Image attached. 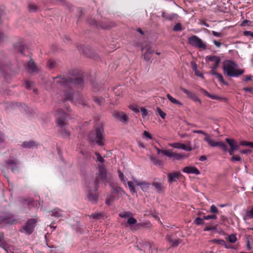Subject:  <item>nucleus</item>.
<instances>
[{"mask_svg": "<svg viewBox=\"0 0 253 253\" xmlns=\"http://www.w3.org/2000/svg\"><path fill=\"white\" fill-rule=\"evenodd\" d=\"M181 175L180 172H175L173 173H169L168 174V182L172 183L176 181V179H178Z\"/></svg>", "mask_w": 253, "mask_h": 253, "instance_id": "17", "label": "nucleus"}, {"mask_svg": "<svg viewBox=\"0 0 253 253\" xmlns=\"http://www.w3.org/2000/svg\"><path fill=\"white\" fill-rule=\"evenodd\" d=\"M144 49H146V51L143 55V59L148 63H151L153 60V51L151 50V48L149 46L143 48L142 50Z\"/></svg>", "mask_w": 253, "mask_h": 253, "instance_id": "12", "label": "nucleus"}, {"mask_svg": "<svg viewBox=\"0 0 253 253\" xmlns=\"http://www.w3.org/2000/svg\"><path fill=\"white\" fill-rule=\"evenodd\" d=\"M206 59L209 61L214 62V65L211 67L212 71H214L218 67L220 62V58L215 55L208 56Z\"/></svg>", "mask_w": 253, "mask_h": 253, "instance_id": "13", "label": "nucleus"}, {"mask_svg": "<svg viewBox=\"0 0 253 253\" xmlns=\"http://www.w3.org/2000/svg\"><path fill=\"white\" fill-rule=\"evenodd\" d=\"M33 83L31 81H26L24 83L25 87L28 89H30L31 88L32 86H33Z\"/></svg>", "mask_w": 253, "mask_h": 253, "instance_id": "44", "label": "nucleus"}, {"mask_svg": "<svg viewBox=\"0 0 253 253\" xmlns=\"http://www.w3.org/2000/svg\"><path fill=\"white\" fill-rule=\"evenodd\" d=\"M51 215L52 216L56 217H59L60 216H62L63 215V211H60L59 209H54L53 211H51Z\"/></svg>", "mask_w": 253, "mask_h": 253, "instance_id": "26", "label": "nucleus"}, {"mask_svg": "<svg viewBox=\"0 0 253 253\" xmlns=\"http://www.w3.org/2000/svg\"><path fill=\"white\" fill-rule=\"evenodd\" d=\"M130 108L135 113L139 112V109L136 106H131Z\"/></svg>", "mask_w": 253, "mask_h": 253, "instance_id": "62", "label": "nucleus"}, {"mask_svg": "<svg viewBox=\"0 0 253 253\" xmlns=\"http://www.w3.org/2000/svg\"><path fill=\"white\" fill-rule=\"evenodd\" d=\"M118 175L120 180L125 184L127 182V179L126 176L120 170L118 171Z\"/></svg>", "mask_w": 253, "mask_h": 253, "instance_id": "31", "label": "nucleus"}, {"mask_svg": "<svg viewBox=\"0 0 253 253\" xmlns=\"http://www.w3.org/2000/svg\"><path fill=\"white\" fill-rule=\"evenodd\" d=\"M27 69L29 72H34L36 71V66L34 62L30 60L27 63Z\"/></svg>", "mask_w": 253, "mask_h": 253, "instance_id": "24", "label": "nucleus"}, {"mask_svg": "<svg viewBox=\"0 0 253 253\" xmlns=\"http://www.w3.org/2000/svg\"><path fill=\"white\" fill-rule=\"evenodd\" d=\"M131 215V213L129 211H124L123 212L119 213V216L122 218H126L129 217Z\"/></svg>", "mask_w": 253, "mask_h": 253, "instance_id": "36", "label": "nucleus"}, {"mask_svg": "<svg viewBox=\"0 0 253 253\" xmlns=\"http://www.w3.org/2000/svg\"><path fill=\"white\" fill-rule=\"evenodd\" d=\"M191 99H192L194 101L196 102H198L200 104L202 103L201 100L198 97V96L196 94Z\"/></svg>", "mask_w": 253, "mask_h": 253, "instance_id": "54", "label": "nucleus"}, {"mask_svg": "<svg viewBox=\"0 0 253 253\" xmlns=\"http://www.w3.org/2000/svg\"><path fill=\"white\" fill-rule=\"evenodd\" d=\"M126 183L129 187L130 192L132 194H134V193H136V191H135V189L134 188V183L133 182L130 181H127Z\"/></svg>", "mask_w": 253, "mask_h": 253, "instance_id": "29", "label": "nucleus"}, {"mask_svg": "<svg viewBox=\"0 0 253 253\" xmlns=\"http://www.w3.org/2000/svg\"><path fill=\"white\" fill-rule=\"evenodd\" d=\"M37 9V7L34 4H30L29 6V10L30 11L34 12Z\"/></svg>", "mask_w": 253, "mask_h": 253, "instance_id": "59", "label": "nucleus"}, {"mask_svg": "<svg viewBox=\"0 0 253 253\" xmlns=\"http://www.w3.org/2000/svg\"><path fill=\"white\" fill-rule=\"evenodd\" d=\"M210 211L212 213H216L218 211L217 208L214 205H212L211 207Z\"/></svg>", "mask_w": 253, "mask_h": 253, "instance_id": "55", "label": "nucleus"}, {"mask_svg": "<svg viewBox=\"0 0 253 253\" xmlns=\"http://www.w3.org/2000/svg\"><path fill=\"white\" fill-rule=\"evenodd\" d=\"M96 175V179L94 181H97L99 183V180L106 181L108 173L107 170L102 165H99L98 167Z\"/></svg>", "mask_w": 253, "mask_h": 253, "instance_id": "10", "label": "nucleus"}, {"mask_svg": "<svg viewBox=\"0 0 253 253\" xmlns=\"http://www.w3.org/2000/svg\"><path fill=\"white\" fill-rule=\"evenodd\" d=\"M113 115L115 118L119 120L123 123H126L128 121V118L123 112H115Z\"/></svg>", "mask_w": 253, "mask_h": 253, "instance_id": "15", "label": "nucleus"}, {"mask_svg": "<svg viewBox=\"0 0 253 253\" xmlns=\"http://www.w3.org/2000/svg\"><path fill=\"white\" fill-rule=\"evenodd\" d=\"M168 239L169 241V242L171 244V245L173 246H178L179 243H180V242L178 240H170V238L169 237H168Z\"/></svg>", "mask_w": 253, "mask_h": 253, "instance_id": "42", "label": "nucleus"}, {"mask_svg": "<svg viewBox=\"0 0 253 253\" xmlns=\"http://www.w3.org/2000/svg\"><path fill=\"white\" fill-rule=\"evenodd\" d=\"M193 133H198V134H203L204 135L206 136V137L207 136V134L206 133H205L204 131H203V130H194L193 131Z\"/></svg>", "mask_w": 253, "mask_h": 253, "instance_id": "60", "label": "nucleus"}, {"mask_svg": "<svg viewBox=\"0 0 253 253\" xmlns=\"http://www.w3.org/2000/svg\"><path fill=\"white\" fill-rule=\"evenodd\" d=\"M217 218L215 214L205 215L203 217V219L205 220L216 219Z\"/></svg>", "mask_w": 253, "mask_h": 253, "instance_id": "39", "label": "nucleus"}, {"mask_svg": "<svg viewBox=\"0 0 253 253\" xmlns=\"http://www.w3.org/2000/svg\"><path fill=\"white\" fill-rule=\"evenodd\" d=\"M251 142L246 141H242L240 142V144L242 146H251Z\"/></svg>", "mask_w": 253, "mask_h": 253, "instance_id": "53", "label": "nucleus"}, {"mask_svg": "<svg viewBox=\"0 0 253 253\" xmlns=\"http://www.w3.org/2000/svg\"><path fill=\"white\" fill-rule=\"evenodd\" d=\"M7 163L13 172L15 173L17 171V165L18 162L16 159L9 160L7 161Z\"/></svg>", "mask_w": 253, "mask_h": 253, "instance_id": "18", "label": "nucleus"}, {"mask_svg": "<svg viewBox=\"0 0 253 253\" xmlns=\"http://www.w3.org/2000/svg\"><path fill=\"white\" fill-rule=\"evenodd\" d=\"M182 171L187 174H195L199 175L200 173L199 170L194 166H187L184 167L182 169Z\"/></svg>", "mask_w": 253, "mask_h": 253, "instance_id": "16", "label": "nucleus"}, {"mask_svg": "<svg viewBox=\"0 0 253 253\" xmlns=\"http://www.w3.org/2000/svg\"><path fill=\"white\" fill-rule=\"evenodd\" d=\"M57 119L56 122L59 127H63L66 125L67 118V113L63 111H59L56 115Z\"/></svg>", "mask_w": 253, "mask_h": 253, "instance_id": "9", "label": "nucleus"}, {"mask_svg": "<svg viewBox=\"0 0 253 253\" xmlns=\"http://www.w3.org/2000/svg\"><path fill=\"white\" fill-rule=\"evenodd\" d=\"M53 79V85L60 90L58 93L62 99L70 100L74 103L84 104L83 99L71 91L73 86L77 87L83 84V81L81 78L74 77L72 78H65L57 77Z\"/></svg>", "mask_w": 253, "mask_h": 253, "instance_id": "1", "label": "nucleus"}, {"mask_svg": "<svg viewBox=\"0 0 253 253\" xmlns=\"http://www.w3.org/2000/svg\"><path fill=\"white\" fill-rule=\"evenodd\" d=\"M252 218H253V207L251 210H248L246 211V215L244 217V219Z\"/></svg>", "mask_w": 253, "mask_h": 253, "instance_id": "30", "label": "nucleus"}, {"mask_svg": "<svg viewBox=\"0 0 253 253\" xmlns=\"http://www.w3.org/2000/svg\"><path fill=\"white\" fill-rule=\"evenodd\" d=\"M143 136H144V137L147 138L148 139H150V140L152 139V137L151 134L149 133V132L146 130H145L143 132Z\"/></svg>", "mask_w": 253, "mask_h": 253, "instance_id": "51", "label": "nucleus"}, {"mask_svg": "<svg viewBox=\"0 0 253 253\" xmlns=\"http://www.w3.org/2000/svg\"><path fill=\"white\" fill-rule=\"evenodd\" d=\"M136 222V220L133 217H130L127 219V223L129 225L135 224Z\"/></svg>", "mask_w": 253, "mask_h": 253, "instance_id": "50", "label": "nucleus"}, {"mask_svg": "<svg viewBox=\"0 0 253 253\" xmlns=\"http://www.w3.org/2000/svg\"><path fill=\"white\" fill-rule=\"evenodd\" d=\"M16 221L14 217L11 214L7 212L0 213V223L13 224Z\"/></svg>", "mask_w": 253, "mask_h": 253, "instance_id": "8", "label": "nucleus"}, {"mask_svg": "<svg viewBox=\"0 0 253 253\" xmlns=\"http://www.w3.org/2000/svg\"><path fill=\"white\" fill-rule=\"evenodd\" d=\"M236 235L232 234L228 236V240L231 243H235L237 241Z\"/></svg>", "mask_w": 253, "mask_h": 253, "instance_id": "34", "label": "nucleus"}, {"mask_svg": "<svg viewBox=\"0 0 253 253\" xmlns=\"http://www.w3.org/2000/svg\"><path fill=\"white\" fill-rule=\"evenodd\" d=\"M99 183L97 181H92L89 182L88 185H87V193L86 194V198L87 200L93 203H96L99 194L97 192Z\"/></svg>", "mask_w": 253, "mask_h": 253, "instance_id": "3", "label": "nucleus"}, {"mask_svg": "<svg viewBox=\"0 0 253 253\" xmlns=\"http://www.w3.org/2000/svg\"><path fill=\"white\" fill-rule=\"evenodd\" d=\"M26 204L28 207H37L38 203L37 202L33 201L32 199L29 198L28 200H24Z\"/></svg>", "mask_w": 253, "mask_h": 253, "instance_id": "28", "label": "nucleus"}, {"mask_svg": "<svg viewBox=\"0 0 253 253\" xmlns=\"http://www.w3.org/2000/svg\"><path fill=\"white\" fill-rule=\"evenodd\" d=\"M212 242L222 246L225 244V241L221 239H214Z\"/></svg>", "mask_w": 253, "mask_h": 253, "instance_id": "47", "label": "nucleus"}, {"mask_svg": "<svg viewBox=\"0 0 253 253\" xmlns=\"http://www.w3.org/2000/svg\"><path fill=\"white\" fill-rule=\"evenodd\" d=\"M36 146V143L33 141H25L22 143V147L25 148H33Z\"/></svg>", "mask_w": 253, "mask_h": 253, "instance_id": "25", "label": "nucleus"}, {"mask_svg": "<svg viewBox=\"0 0 253 253\" xmlns=\"http://www.w3.org/2000/svg\"><path fill=\"white\" fill-rule=\"evenodd\" d=\"M212 74L216 77L218 82L220 83L226 85H228V83L224 80L222 75L221 74L215 72L214 71H213Z\"/></svg>", "mask_w": 253, "mask_h": 253, "instance_id": "22", "label": "nucleus"}, {"mask_svg": "<svg viewBox=\"0 0 253 253\" xmlns=\"http://www.w3.org/2000/svg\"><path fill=\"white\" fill-rule=\"evenodd\" d=\"M188 41L189 43L192 46L203 49H206L207 48L206 44L197 36L193 35L190 37L188 39Z\"/></svg>", "mask_w": 253, "mask_h": 253, "instance_id": "5", "label": "nucleus"}, {"mask_svg": "<svg viewBox=\"0 0 253 253\" xmlns=\"http://www.w3.org/2000/svg\"><path fill=\"white\" fill-rule=\"evenodd\" d=\"M36 222V220L34 219L28 220L21 230V232L27 235L31 234L34 231Z\"/></svg>", "mask_w": 253, "mask_h": 253, "instance_id": "7", "label": "nucleus"}, {"mask_svg": "<svg viewBox=\"0 0 253 253\" xmlns=\"http://www.w3.org/2000/svg\"><path fill=\"white\" fill-rule=\"evenodd\" d=\"M0 247L5 250L6 243L3 240V235L2 234L0 233Z\"/></svg>", "mask_w": 253, "mask_h": 253, "instance_id": "33", "label": "nucleus"}, {"mask_svg": "<svg viewBox=\"0 0 253 253\" xmlns=\"http://www.w3.org/2000/svg\"><path fill=\"white\" fill-rule=\"evenodd\" d=\"M167 97L168 99L169 100V101H170L172 103L176 104L181 107L183 106L182 103H181L180 101L175 99V98L173 97L169 94H168L167 95Z\"/></svg>", "mask_w": 253, "mask_h": 253, "instance_id": "23", "label": "nucleus"}, {"mask_svg": "<svg viewBox=\"0 0 253 253\" xmlns=\"http://www.w3.org/2000/svg\"><path fill=\"white\" fill-rule=\"evenodd\" d=\"M141 115L143 118H145L148 115L147 110L144 108H140Z\"/></svg>", "mask_w": 253, "mask_h": 253, "instance_id": "49", "label": "nucleus"}, {"mask_svg": "<svg viewBox=\"0 0 253 253\" xmlns=\"http://www.w3.org/2000/svg\"><path fill=\"white\" fill-rule=\"evenodd\" d=\"M60 133L63 138H69L70 136V133L64 128L61 129Z\"/></svg>", "mask_w": 253, "mask_h": 253, "instance_id": "32", "label": "nucleus"}, {"mask_svg": "<svg viewBox=\"0 0 253 253\" xmlns=\"http://www.w3.org/2000/svg\"><path fill=\"white\" fill-rule=\"evenodd\" d=\"M152 185L154 187L157 192L162 193L165 191V187L162 182H154Z\"/></svg>", "mask_w": 253, "mask_h": 253, "instance_id": "19", "label": "nucleus"}, {"mask_svg": "<svg viewBox=\"0 0 253 253\" xmlns=\"http://www.w3.org/2000/svg\"><path fill=\"white\" fill-rule=\"evenodd\" d=\"M176 16H177V14H174V13H172L170 14H168L167 17H166V18L168 19L169 20H172L173 19H174Z\"/></svg>", "mask_w": 253, "mask_h": 253, "instance_id": "52", "label": "nucleus"}, {"mask_svg": "<svg viewBox=\"0 0 253 253\" xmlns=\"http://www.w3.org/2000/svg\"><path fill=\"white\" fill-rule=\"evenodd\" d=\"M210 98H211L212 99H215V100H226V98H225L220 97V96L216 95H212V94H211V96H210Z\"/></svg>", "mask_w": 253, "mask_h": 253, "instance_id": "43", "label": "nucleus"}, {"mask_svg": "<svg viewBox=\"0 0 253 253\" xmlns=\"http://www.w3.org/2000/svg\"><path fill=\"white\" fill-rule=\"evenodd\" d=\"M168 155V157L169 158H172L174 160H181L182 159H184L188 158V156H186L184 154H177L175 153L172 152L170 150H169V153H166Z\"/></svg>", "mask_w": 253, "mask_h": 253, "instance_id": "14", "label": "nucleus"}, {"mask_svg": "<svg viewBox=\"0 0 253 253\" xmlns=\"http://www.w3.org/2000/svg\"><path fill=\"white\" fill-rule=\"evenodd\" d=\"M156 149L157 150L158 154H159L160 153H162L163 155L168 157V155L166 154V153H169V150H161L158 148H156Z\"/></svg>", "mask_w": 253, "mask_h": 253, "instance_id": "35", "label": "nucleus"}, {"mask_svg": "<svg viewBox=\"0 0 253 253\" xmlns=\"http://www.w3.org/2000/svg\"><path fill=\"white\" fill-rule=\"evenodd\" d=\"M102 216V215L101 213H92L90 215V217L92 218L93 219H99Z\"/></svg>", "mask_w": 253, "mask_h": 253, "instance_id": "37", "label": "nucleus"}, {"mask_svg": "<svg viewBox=\"0 0 253 253\" xmlns=\"http://www.w3.org/2000/svg\"><path fill=\"white\" fill-rule=\"evenodd\" d=\"M238 65L235 62L229 60L225 61L223 63L224 74L230 77H238L243 74L245 70L238 68Z\"/></svg>", "mask_w": 253, "mask_h": 253, "instance_id": "2", "label": "nucleus"}, {"mask_svg": "<svg viewBox=\"0 0 253 253\" xmlns=\"http://www.w3.org/2000/svg\"><path fill=\"white\" fill-rule=\"evenodd\" d=\"M204 219H202L200 217H197L194 220V222L198 225H202L204 224V222L203 220Z\"/></svg>", "mask_w": 253, "mask_h": 253, "instance_id": "41", "label": "nucleus"}, {"mask_svg": "<svg viewBox=\"0 0 253 253\" xmlns=\"http://www.w3.org/2000/svg\"><path fill=\"white\" fill-rule=\"evenodd\" d=\"M157 111L158 114L161 116L162 119H165L166 116V114L164 113L160 108H157Z\"/></svg>", "mask_w": 253, "mask_h": 253, "instance_id": "38", "label": "nucleus"}, {"mask_svg": "<svg viewBox=\"0 0 253 253\" xmlns=\"http://www.w3.org/2000/svg\"><path fill=\"white\" fill-rule=\"evenodd\" d=\"M173 30L174 31H180L182 30V27L180 23H177L176 24L173 28Z\"/></svg>", "mask_w": 253, "mask_h": 253, "instance_id": "45", "label": "nucleus"}, {"mask_svg": "<svg viewBox=\"0 0 253 253\" xmlns=\"http://www.w3.org/2000/svg\"><path fill=\"white\" fill-rule=\"evenodd\" d=\"M226 141L229 144L231 149L238 150L239 148V145L233 139L226 138Z\"/></svg>", "mask_w": 253, "mask_h": 253, "instance_id": "20", "label": "nucleus"}, {"mask_svg": "<svg viewBox=\"0 0 253 253\" xmlns=\"http://www.w3.org/2000/svg\"><path fill=\"white\" fill-rule=\"evenodd\" d=\"M95 154L96 156V160L98 162H99L100 163H103L104 161V160L103 159V158L102 157V156L97 152H95Z\"/></svg>", "mask_w": 253, "mask_h": 253, "instance_id": "46", "label": "nucleus"}, {"mask_svg": "<svg viewBox=\"0 0 253 253\" xmlns=\"http://www.w3.org/2000/svg\"><path fill=\"white\" fill-rule=\"evenodd\" d=\"M55 62L52 60H49L47 62V66L49 68H52L54 66Z\"/></svg>", "mask_w": 253, "mask_h": 253, "instance_id": "57", "label": "nucleus"}, {"mask_svg": "<svg viewBox=\"0 0 253 253\" xmlns=\"http://www.w3.org/2000/svg\"><path fill=\"white\" fill-rule=\"evenodd\" d=\"M150 160L153 162V163L155 165H159V166H160L162 164L161 162L159 160H158L157 159L152 157V156H151L150 157Z\"/></svg>", "mask_w": 253, "mask_h": 253, "instance_id": "40", "label": "nucleus"}, {"mask_svg": "<svg viewBox=\"0 0 253 253\" xmlns=\"http://www.w3.org/2000/svg\"><path fill=\"white\" fill-rule=\"evenodd\" d=\"M200 90L201 92H202L203 93H204L205 95H206L208 97H209V98H210L211 94L210 93H209L207 90H206L205 89H204V88H200Z\"/></svg>", "mask_w": 253, "mask_h": 253, "instance_id": "63", "label": "nucleus"}, {"mask_svg": "<svg viewBox=\"0 0 253 253\" xmlns=\"http://www.w3.org/2000/svg\"><path fill=\"white\" fill-rule=\"evenodd\" d=\"M169 145L174 148L180 149L187 151H191L193 150L190 141L187 142V145L179 142H175L170 143Z\"/></svg>", "mask_w": 253, "mask_h": 253, "instance_id": "11", "label": "nucleus"}, {"mask_svg": "<svg viewBox=\"0 0 253 253\" xmlns=\"http://www.w3.org/2000/svg\"><path fill=\"white\" fill-rule=\"evenodd\" d=\"M89 138L90 141L95 142L98 145H104V130L102 125H98L96 128V136H92L90 134Z\"/></svg>", "mask_w": 253, "mask_h": 253, "instance_id": "4", "label": "nucleus"}, {"mask_svg": "<svg viewBox=\"0 0 253 253\" xmlns=\"http://www.w3.org/2000/svg\"><path fill=\"white\" fill-rule=\"evenodd\" d=\"M204 140L211 147H219L224 152H226L227 151V147L226 144L222 141H215L211 138L208 135L205 137Z\"/></svg>", "mask_w": 253, "mask_h": 253, "instance_id": "6", "label": "nucleus"}, {"mask_svg": "<svg viewBox=\"0 0 253 253\" xmlns=\"http://www.w3.org/2000/svg\"><path fill=\"white\" fill-rule=\"evenodd\" d=\"M150 184L145 181H141L140 183L138 184L141 189L144 192H147L149 190L150 188Z\"/></svg>", "mask_w": 253, "mask_h": 253, "instance_id": "21", "label": "nucleus"}, {"mask_svg": "<svg viewBox=\"0 0 253 253\" xmlns=\"http://www.w3.org/2000/svg\"><path fill=\"white\" fill-rule=\"evenodd\" d=\"M131 179L134 183L136 185L138 186V184L140 183L141 181H138L135 177L132 176Z\"/></svg>", "mask_w": 253, "mask_h": 253, "instance_id": "64", "label": "nucleus"}, {"mask_svg": "<svg viewBox=\"0 0 253 253\" xmlns=\"http://www.w3.org/2000/svg\"><path fill=\"white\" fill-rule=\"evenodd\" d=\"M114 200V198L112 196H110L108 197L106 200V204L109 206L112 203V202Z\"/></svg>", "mask_w": 253, "mask_h": 253, "instance_id": "48", "label": "nucleus"}, {"mask_svg": "<svg viewBox=\"0 0 253 253\" xmlns=\"http://www.w3.org/2000/svg\"><path fill=\"white\" fill-rule=\"evenodd\" d=\"M231 160L232 161H240L241 160V158L238 155L233 156Z\"/></svg>", "mask_w": 253, "mask_h": 253, "instance_id": "58", "label": "nucleus"}, {"mask_svg": "<svg viewBox=\"0 0 253 253\" xmlns=\"http://www.w3.org/2000/svg\"><path fill=\"white\" fill-rule=\"evenodd\" d=\"M194 69H195V74L199 76V77H200L201 78H203L204 77V76L203 75V74L201 73H199L197 70V67H196V65H195V66H194Z\"/></svg>", "mask_w": 253, "mask_h": 253, "instance_id": "61", "label": "nucleus"}, {"mask_svg": "<svg viewBox=\"0 0 253 253\" xmlns=\"http://www.w3.org/2000/svg\"><path fill=\"white\" fill-rule=\"evenodd\" d=\"M244 35L245 36H250L253 38V32L249 31H245L243 33Z\"/></svg>", "mask_w": 253, "mask_h": 253, "instance_id": "56", "label": "nucleus"}, {"mask_svg": "<svg viewBox=\"0 0 253 253\" xmlns=\"http://www.w3.org/2000/svg\"><path fill=\"white\" fill-rule=\"evenodd\" d=\"M180 89L183 92L185 93L187 95V96L190 99H192L193 97V96L195 95V93L194 92L188 90L187 89L181 88Z\"/></svg>", "mask_w": 253, "mask_h": 253, "instance_id": "27", "label": "nucleus"}]
</instances>
